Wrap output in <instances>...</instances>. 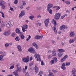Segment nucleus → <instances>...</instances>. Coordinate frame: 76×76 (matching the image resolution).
I'll return each mask as SVG.
<instances>
[{"label": "nucleus", "mask_w": 76, "mask_h": 76, "mask_svg": "<svg viewBox=\"0 0 76 76\" xmlns=\"http://www.w3.org/2000/svg\"><path fill=\"white\" fill-rule=\"evenodd\" d=\"M61 16V13H56L55 15L54 19L56 20H58Z\"/></svg>", "instance_id": "nucleus-1"}, {"label": "nucleus", "mask_w": 76, "mask_h": 76, "mask_svg": "<svg viewBox=\"0 0 76 76\" xmlns=\"http://www.w3.org/2000/svg\"><path fill=\"white\" fill-rule=\"evenodd\" d=\"M34 56L36 59L37 58V61H41V58L40 57V55H39L37 54L36 53Z\"/></svg>", "instance_id": "nucleus-2"}, {"label": "nucleus", "mask_w": 76, "mask_h": 76, "mask_svg": "<svg viewBox=\"0 0 76 76\" xmlns=\"http://www.w3.org/2000/svg\"><path fill=\"white\" fill-rule=\"evenodd\" d=\"M28 51L30 53H33L34 54H35L36 53L35 50H34V49L33 48H30L29 49H28Z\"/></svg>", "instance_id": "nucleus-3"}, {"label": "nucleus", "mask_w": 76, "mask_h": 76, "mask_svg": "<svg viewBox=\"0 0 76 76\" xmlns=\"http://www.w3.org/2000/svg\"><path fill=\"white\" fill-rule=\"evenodd\" d=\"M22 61L25 63H27L29 61V56H28L27 57H24L22 58Z\"/></svg>", "instance_id": "nucleus-4"}, {"label": "nucleus", "mask_w": 76, "mask_h": 76, "mask_svg": "<svg viewBox=\"0 0 76 76\" xmlns=\"http://www.w3.org/2000/svg\"><path fill=\"white\" fill-rule=\"evenodd\" d=\"M65 29H68L69 28L67 26L65 25L61 26L60 27V30H63V29L64 30Z\"/></svg>", "instance_id": "nucleus-5"}, {"label": "nucleus", "mask_w": 76, "mask_h": 76, "mask_svg": "<svg viewBox=\"0 0 76 76\" xmlns=\"http://www.w3.org/2000/svg\"><path fill=\"white\" fill-rule=\"evenodd\" d=\"M10 34H11V33L10 32V30L7 31H5L3 33L4 35L6 36H9Z\"/></svg>", "instance_id": "nucleus-6"}, {"label": "nucleus", "mask_w": 76, "mask_h": 76, "mask_svg": "<svg viewBox=\"0 0 76 76\" xmlns=\"http://www.w3.org/2000/svg\"><path fill=\"white\" fill-rule=\"evenodd\" d=\"M50 20V19H46L44 21V23H45V26L47 27V26H48V23H49V21Z\"/></svg>", "instance_id": "nucleus-7"}, {"label": "nucleus", "mask_w": 76, "mask_h": 76, "mask_svg": "<svg viewBox=\"0 0 76 76\" xmlns=\"http://www.w3.org/2000/svg\"><path fill=\"white\" fill-rule=\"evenodd\" d=\"M52 56H56V55H57V52H56V49H53L52 51Z\"/></svg>", "instance_id": "nucleus-8"}, {"label": "nucleus", "mask_w": 76, "mask_h": 76, "mask_svg": "<svg viewBox=\"0 0 76 76\" xmlns=\"http://www.w3.org/2000/svg\"><path fill=\"white\" fill-rule=\"evenodd\" d=\"M24 15H25V11H22L19 14V18H21V17H22V16H24Z\"/></svg>", "instance_id": "nucleus-9"}, {"label": "nucleus", "mask_w": 76, "mask_h": 76, "mask_svg": "<svg viewBox=\"0 0 76 76\" xmlns=\"http://www.w3.org/2000/svg\"><path fill=\"white\" fill-rule=\"evenodd\" d=\"M72 72V75H73L72 76H76V69H75L74 68L73 69Z\"/></svg>", "instance_id": "nucleus-10"}, {"label": "nucleus", "mask_w": 76, "mask_h": 76, "mask_svg": "<svg viewBox=\"0 0 76 76\" xmlns=\"http://www.w3.org/2000/svg\"><path fill=\"white\" fill-rule=\"evenodd\" d=\"M12 74L15 76H19V73H18V72L17 70L14 71L12 73Z\"/></svg>", "instance_id": "nucleus-11"}, {"label": "nucleus", "mask_w": 76, "mask_h": 76, "mask_svg": "<svg viewBox=\"0 0 76 76\" xmlns=\"http://www.w3.org/2000/svg\"><path fill=\"white\" fill-rule=\"evenodd\" d=\"M17 47L18 51H19V52H21V51H22V48L20 45H18L17 46Z\"/></svg>", "instance_id": "nucleus-12"}, {"label": "nucleus", "mask_w": 76, "mask_h": 76, "mask_svg": "<svg viewBox=\"0 0 76 76\" xmlns=\"http://www.w3.org/2000/svg\"><path fill=\"white\" fill-rule=\"evenodd\" d=\"M61 69L64 70H65L66 69V67L65 66V64L64 63H63L61 64Z\"/></svg>", "instance_id": "nucleus-13"}, {"label": "nucleus", "mask_w": 76, "mask_h": 76, "mask_svg": "<svg viewBox=\"0 0 76 76\" xmlns=\"http://www.w3.org/2000/svg\"><path fill=\"white\" fill-rule=\"evenodd\" d=\"M15 32L17 34H21L20 30H19V29L18 28L16 29Z\"/></svg>", "instance_id": "nucleus-14"}, {"label": "nucleus", "mask_w": 76, "mask_h": 76, "mask_svg": "<svg viewBox=\"0 0 76 76\" xmlns=\"http://www.w3.org/2000/svg\"><path fill=\"white\" fill-rule=\"evenodd\" d=\"M20 37L22 39H25V36L23 35V33L22 32L20 34Z\"/></svg>", "instance_id": "nucleus-15"}, {"label": "nucleus", "mask_w": 76, "mask_h": 76, "mask_svg": "<svg viewBox=\"0 0 76 76\" xmlns=\"http://www.w3.org/2000/svg\"><path fill=\"white\" fill-rule=\"evenodd\" d=\"M53 4H49L48 5L47 8L48 9V8L49 9H50V8L53 7Z\"/></svg>", "instance_id": "nucleus-16"}, {"label": "nucleus", "mask_w": 76, "mask_h": 76, "mask_svg": "<svg viewBox=\"0 0 76 76\" xmlns=\"http://www.w3.org/2000/svg\"><path fill=\"white\" fill-rule=\"evenodd\" d=\"M47 10L48 11V12L50 14H53V11L50 8H47Z\"/></svg>", "instance_id": "nucleus-17"}, {"label": "nucleus", "mask_w": 76, "mask_h": 76, "mask_svg": "<svg viewBox=\"0 0 76 76\" xmlns=\"http://www.w3.org/2000/svg\"><path fill=\"white\" fill-rule=\"evenodd\" d=\"M70 37H75V32L73 31L71 32L70 33Z\"/></svg>", "instance_id": "nucleus-18"}, {"label": "nucleus", "mask_w": 76, "mask_h": 76, "mask_svg": "<svg viewBox=\"0 0 76 76\" xmlns=\"http://www.w3.org/2000/svg\"><path fill=\"white\" fill-rule=\"evenodd\" d=\"M52 22L53 23H54V24L55 26H57V24L56 23V20H55L53 19Z\"/></svg>", "instance_id": "nucleus-19"}, {"label": "nucleus", "mask_w": 76, "mask_h": 76, "mask_svg": "<svg viewBox=\"0 0 76 76\" xmlns=\"http://www.w3.org/2000/svg\"><path fill=\"white\" fill-rule=\"evenodd\" d=\"M34 69L35 70V71L36 73H38L39 72V69L38 68V67L37 66H35L34 67Z\"/></svg>", "instance_id": "nucleus-20"}, {"label": "nucleus", "mask_w": 76, "mask_h": 76, "mask_svg": "<svg viewBox=\"0 0 76 76\" xmlns=\"http://www.w3.org/2000/svg\"><path fill=\"white\" fill-rule=\"evenodd\" d=\"M9 23L10 25V26H12L14 24L13 21H10L8 22Z\"/></svg>", "instance_id": "nucleus-21"}, {"label": "nucleus", "mask_w": 76, "mask_h": 76, "mask_svg": "<svg viewBox=\"0 0 76 76\" xmlns=\"http://www.w3.org/2000/svg\"><path fill=\"white\" fill-rule=\"evenodd\" d=\"M58 51H59V53H64L65 51L63 49H59L58 50Z\"/></svg>", "instance_id": "nucleus-22"}, {"label": "nucleus", "mask_w": 76, "mask_h": 76, "mask_svg": "<svg viewBox=\"0 0 76 76\" xmlns=\"http://www.w3.org/2000/svg\"><path fill=\"white\" fill-rule=\"evenodd\" d=\"M4 5V2L3 1H0V6H3Z\"/></svg>", "instance_id": "nucleus-23"}, {"label": "nucleus", "mask_w": 76, "mask_h": 76, "mask_svg": "<svg viewBox=\"0 0 76 76\" xmlns=\"http://www.w3.org/2000/svg\"><path fill=\"white\" fill-rule=\"evenodd\" d=\"M3 56L0 55V61H4V59L3 58Z\"/></svg>", "instance_id": "nucleus-24"}, {"label": "nucleus", "mask_w": 76, "mask_h": 76, "mask_svg": "<svg viewBox=\"0 0 76 76\" xmlns=\"http://www.w3.org/2000/svg\"><path fill=\"white\" fill-rule=\"evenodd\" d=\"M53 29L55 33L56 34H57V30H56V27H53Z\"/></svg>", "instance_id": "nucleus-25"}, {"label": "nucleus", "mask_w": 76, "mask_h": 76, "mask_svg": "<svg viewBox=\"0 0 76 76\" xmlns=\"http://www.w3.org/2000/svg\"><path fill=\"white\" fill-rule=\"evenodd\" d=\"M15 41H20V39L19 37L17 36L16 38H15Z\"/></svg>", "instance_id": "nucleus-26"}, {"label": "nucleus", "mask_w": 76, "mask_h": 76, "mask_svg": "<svg viewBox=\"0 0 76 76\" xmlns=\"http://www.w3.org/2000/svg\"><path fill=\"white\" fill-rule=\"evenodd\" d=\"M58 56L59 57H62L63 56V53L59 52L58 53Z\"/></svg>", "instance_id": "nucleus-27"}, {"label": "nucleus", "mask_w": 76, "mask_h": 76, "mask_svg": "<svg viewBox=\"0 0 76 76\" xmlns=\"http://www.w3.org/2000/svg\"><path fill=\"white\" fill-rule=\"evenodd\" d=\"M57 58L56 57H53V60L54 61V62L55 63H56L57 62Z\"/></svg>", "instance_id": "nucleus-28"}, {"label": "nucleus", "mask_w": 76, "mask_h": 76, "mask_svg": "<svg viewBox=\"0 0 76 76\" xmlns=\"http://www.w3.org/2000/svg\"><path fill=\"white\" fill-rule=\"evenodd\" d=\"M17 72H21L22 71V69L20 67H18L17 68Z\"/></svg>", "instance_id": "nucleus-29"}, {"label": "nucleus", "mask_w": 76, "mask_h": 76, "mask_svg": "<svg viewBox=\"0 0 76 76\" xmlns=\"http://www.w3.org/2000/svg\"><path fill=\"white\" fill-rule=\"evenodd\" d=\"M35 18V17L33 15H32L31 16H29V19H30L31 20H33V19Z\"/></svg>", "instance_id": "nucleus-30"}, {"label": "nucleus", "mask_w": 76, "mask_h": 76, "mask_svg": "<svg viewBox=\"0 0 76 76\" xmlns=\"http://www.w3.org/2000/svg\"><path fill=\"white\" fill-rule=\"evenodd\" d=\"M6 26L8 28H10L11 26H10V24L9 23V22L6 24Z\"/></svg>", "instance_id": "nucleus-31"}, {"label": "nucleus", "mask_w": 76, "mask_h": 76, "mask_svg": "<svg viewBox=\"0 0 76 76\" xmlns=\"http://www.w3.org/2000/svg\"><path fill=\"white\" fill-rule=\"evenodd\" d=\"M22 28H24V29H26L28 28V25H25L23 26Z\"/></svg>", "instance_id": "nucleus-32"}, {"label": "nucleus", "mask_w": 76, "mask_h": 76, "mask_svg": "<svg viewBox=\"0 0 76 76\" xmlns=\"http://www.w3.org/2000/svg\"><path fill=\"white\" fill-rule=\"evenodd\" d=\"M16 35V33L15 32H13L12 34V37H15Z\"/></svg>", "instance_id": "nucleus-33"}, {"label": "nucleus", "mask_w": 76, "mask_h": 76, "mask_svg": "<svg viewBox=\"0 0 76 76\" xmlns=\"http://www.w3.org/2000/svg\"><path fill=\"white\" fill-rule=\"evenodd\" d=\"M66 60V59L63 57L61 58V62H64Z\"/></svg>", "instance_id": "nucleus-34"}, {"label": "nucleus", "mask_w": 76, "mask_h": 76, "mask_svg": "<svg viewBox=\"0 0 76 76\" xmlns=\"http://www.w3.org/2000/svg\"><path fill=\"white\" fill-rule=\"evenodd\" d=\"M34 39H39V35L36 36L35 37Z\"/></svg>", "instance_id": "nucleus-35"}, {"label": "nucleus", "mask_w": 76, "mask_h": 76, "mask_svg": "<svg viewBox=\"0 0 76 76\" xmlns=\"http://www.w3.org/2000/svg\"><path fill=\"white\" fill-rule=\"evenodd\" d=\"M37 45V44L35 42H34L32 44V45L33 46H34V47H35Z\"/></svg>", "instance_id": "nucleus-36"}, {"label": "nucleus", "mask_w": 76, "mask_h": 76, "mask_svg": "<svg viewBox=\"0 0 76 76\" xmlns=\"http://www.w3.org/2000/svg\"><path fill=\"white\" fill-rule=\"evenodd\" d=\"M31 39V35H29L28 38L26 39V41H29Z\"/></svg>", "instance_id": "nucleus-37"}, {"label": "nucleus", "mask_w": 76, "mask_h": 76, "mask_svg": "<svg viewBox=\"0 0 76 76\" xmlns=\"http://www.w3.org/2000/svg\"><path fill=\"white\" fill-rule=\"evenodd\" d=\"M5 26V24L4 23H2L1 26V28H3V27H4Z\"/></svg>", "instance_id": "nucleus-38"}, {"label": "nucleus", "mask_w": 76, "mask_h": 76, "mask_svg": "<svg viewBox=\"0 0 76 76\" xmlns=\"http://www.w3.org/2000/svg\"><path fill=\"white\" fill-rule=\"evenodd\" d=\"M42 74H43V72L40 71L39 72L38 75H42Z\"/></svg>", "instance_id": "nucleus-39"}, {"label": "nucleus", "mask_w": 76, "mask_h": 76, "mask_svg": "<svg viewBox=\"0 0 76 76\" xmlns=\"http://www.w3.org/2000/svg\"><path fill=\"white\" fill-rule=\"evenodd\" d=\"M5 47H7L9 46V44L8 43H6L5 44Z\"/></svg>", "instance_id": "nucleus-40"}, {"label": "nucleus", "mask_w": 76, "mask_h": 76, "mask_svg": "<svg viewBox=\"0 0 76 76\" xmlns=\"http://www.w3.org/2000/svg\"><path fill=\"white\" fill-rule=\"evenodd\" d=\"M14 68V66H13V65H12V66H11L10 67V69H10V70H11V69H13Z\"/></svg>", "instance_id": "nucleus-41"}, {"label": "nucleus", "mask_w": 76, "mask_h": 76, "mask_svg": "<svg viewBox=\"0 0 76 76\" xmlns=\"http://www.w3.org/2000/svg\"><path fill=\"white\" fill-rule=\"evenodd\" d=\"M70 64V62H66V66H69Z\"/></svg>", "instance_id": "nucleus-42"}, {"label": "nucleus", "mask_w": 76, "mask_h": 76, "mask_svg": "<svg viewBox=\"0 0 76 76\" xmlns=\"http://www.w3.org/2000/svg\"><path fill=\"white\" fill-rule=\"evenodd\" d=\"M50 62L51 64H54V63H55V62H54V60H51V61Z\"/></svg>", "instance_id": "nucleus-43"}, {"label": "nucleus", "mask_w": 76, "mask_h": 76, "mask_svg": "<svg viewBox=\"0 0 76 76\" xmlns=\"http://www.w3.org/2000/svg\"><path fill=\"white\" fill-rule=\"evenodd\" d=\"M22 30L23 31V32H25V31H26V30H25V28H23V27H22Z\"/></svg>", "instance_id": "nucleus-44"}, {"label": "nucleus", "mask_w": 76, "mask_h": 76, "mask_svg": "<svg viewBox=\"0 0 76 76\" xmlns=\"http://www.w3.org/2000/svg\"><path fill=\"white\" fill-rule=\"evenodd\" d=\"M14 3V4H17L18 3V0H15Z\"/></svg>", "instance_id": "nucleus-45"}, {"label": "nucleus", "mask_w": 76, "mask_h": 76, "mask_svg": "<svg viewBox=\"0 0 76 76\" xmlns=\"http://www.w3.org/2000/svg\"><path fill=\"white\" fill-rule=\"evenodd\" d=\"M48 76H54V75L53 73H49Z\"/></svg>", "instance_id": "nucleus-46"}, {"label": "nucleus", "mask_w": 76, "mask_h": 76, "mask_svg": "<svg viewBox=\"0 0 76 76\" xmlns=\"http://www.w3.org/2000/svg\"><path fill=\"white\" fill-rule=\"evenodd\" d=\"M1 6H2V9H5V6L4 5H1Z\"/></svg>", "instance_id": "nucleus-47"}, {"label": "nucleus", "mask_w": 76, "mask_h": 76, "mask_svg": "<svg viewBox=\"0 0 76 76\" xmlns=\"http://www.w3.org/2000/svg\"><path fill=\"white\" fill-rule=\"evenodd\" d=\"M6 53L5 52H4L2 54V56L3 57H4L6 56Z\"/></svg>", "instance_id": "nucleus-48"}, {"label": "nucleus", "mask_w": 76, "mask_h": 76, "mask_svg": "<svg viewBox=\"0 0 76 76\" xmlns=\"http://www.w3.org/2000/svg\"><path fill=\"white\" fill-rule=\"evenodd\" d=\"M65 3L67 4H70V2L69 1H66Z\"/></svg>", "instance_id": "nucleus-49"}, {"label": "nucleus", "mask_w": 76, "mask_h": 76, "mask_svg": "<svg viewBox=\"0 0 76 76\" xmlns=\"http://www.w3.org/2000/svg\"><path fill=\"white\" fill-rule=\"evenodd\" d=\"M43 38V36H39V39H42V38Z\"/></svg>", "instance_id": "nucleus-50"}, {"label": "nucleus", "mask_w": 76, "mask_h": 76, "mask_svg": "<svg viewBox=\"0 0 76 76\" xmlns=\"http://www.w3.org/2000/svg\"><path fill=\"white\" fill-rule=\"evenodd\" d=\"M41 66H44V62L43 61H41Z\"/></svg>", "instance_id": "nucleus-51"}, {"label": "nucleus", "mask_w": 76, "mask_h": 76, "mask_svg": "<svg viewBox=\"0 0 76 76\" xmlns=\"http://www.w3.org/2000/svg\"><path fill=\"white\" fill-rule=\"evenodd\" d=\"M23 6H25V5H26V3H25V1H23Z\"/></svg>", "instance_id": "nucleus-52"}, {"label": "nucleus", "mask_w": 76, "mask_h": 76, "mask_svg": "<svg viewBox=\"0 0 76 76\" xmlns=\"http://www.w3.org/2000/svg\"><path fill=\"white\" fill-rule=\"evenodd\" d=\"M65 16H66V15H64L62 16L61 17V19H63V18H64Z\"/></svg>", "instance_id": "nucleus-53"}, {"label": "nucleus", "mask_w": 76, "mask_h": 76, "mask_svg": "<svg viewBox=\"0 0 76 76\" xmlns=\"http://www.w3.org/2000/svg\"><path fill=\"white\" fill-rule=\"evenodd\" d=\"M65 60L66 59V58H67V55H65L63 57Z\"/></svg>", "instance_id": "nucleus-54"}, {"label": "nucleus", "mask_w": 76, "mask_h": 76, "mask_svg": "<svg viewBox=\"0 0 76 76\" xmlns=\"http://www.w3.org/2000/svg\"><path fill=\"white\" fill-rule=\"evenodd\" d=\"M61 46H64V43L63 42H61Z\"/></svg>", "instance_id": "nucleus-55"}, {"label": "nucleus", "mask_w": 76, "mask_h": 76, "mask_svg": "<svg viewBox=\"0 0 76 76\" xmlns=\"http://www.w3.org/2000/svg\"><path fill=\"white\" fill-rule=\"evenodd\" d=\"M35 47L37 50H38V48H38V45Z\"/></svg>", "instance_id": "nucleus-56"}, {"label": "nucleus", "mask_w": 76, "mask_h": 76, "mask_svg": "<svg viewBox=\"0 0 76 76\" xmlns=\"http://www.w3.org/2000/svg\"><path fill=\"white\" fill-rule=\"evenodd\" d=\"M52 71L53 72V73H57V71H56V70H55L54 69H53L52 70Z\"/></svg>", "instance_id": "nucleus-57"}, {"label": "nucleus", "mask_w": 76, "mask_h": 76, "mask_svg": "<svg viewBox=\"0 0 76 76\" xmlns=\"http://www.w3.org/2000/svg\"><path fill=\"white\" fill-rule=\"evenodd\" d=\"M41 16L40 15H39L37 16V18H41Z\"/></svg>", "instance_id": "nucleus-58"}, {"label": "nucleus", "mask_w": 76, "mask_h": 76, "mask_svg": "<svg viewBox=\"0 0 76 76\" xmlns=\"http://www.w3.org/2000/svg\"><path fill=\"white\" fill-rule=\"evenodd\" d=\"M25 75L26 76H29V74L27 72Z\"/></svg>", "instance_id": "nucleus-59"}, {"label": "nucleus", "mask_w": 76, "mask_h": 76, "mask_svg": "<svg viewBox=\"0 0 76 76\" xmlns=\"http://www.w3.org/2000/svg\"><path fill=\"white\" fill-rule=\"evenodd\" d=\"M10 10H11V11H12V12H13V11H14L12 7L10 8Z\"/></svg>", "instance_id": "nucleus-60"}, {"label": "nucleus", "mask_w": 76, "mask_h": 76, "mask_svg": "<svg viewBox=\"0 0 76 76\" xmlns=\"http://www.w3.org/2000/svg\"><path fill=\"white\" fill-rule=\"evenodd\" d=\"M25 70V69L24 68L23 69V73H25V72H26V71Z\"/></svg>", "instance_id": "nucleus-61"}, {"label": "nucleus", "mask_w": 76, "mask_h": 76, "mask_svg": "<svg viewBox=\"0 0 76 76\" xmlns=\"http://www.w3.org/2000/svg\"><path fill=\"white\" fill-rule=\"evenodd\" d=\"M2 15V18H4V13H3Z\"/></svg>", "instance_id": "nucleus-62"}, {"label": "nucleus", "mask_w": 76, "mask_h": 76, "mask_svg": "<svg viewBox=\"0 0 76 76\" xmlns=\"http://www.w3.org/2000/svg\"><path fill=\"white\" fill-rule=\"evenodd\" d=\"M30 7H28L26 8V10H29Z\"/></svg>", "instance_id": "nucleus-63"}, {"label": "nucleus", "mask_w": 76, "mask_h": 76, "mask_svg": "<svg viewBox=\"0 0 76 76\" xmlns=\"http://www.w3.org/2000/svg\"><path fill=\"white\" fill-rule=\"evenodd\" d=\"M51 58V56L50 55L48 57V59H50V58Z\"/></svg>", "instance_id": "nucleus-64"}]
</instances>
